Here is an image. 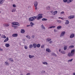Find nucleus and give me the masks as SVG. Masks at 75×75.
<instances>
[{
	"label": "nucleus",
	"instance_id": "nucleus-33",
	"mask_svg": "<svg viewBox=\"0 0 75 75\" xmlns=\"http://www.w3.org/2000/svg\"><path fill=\"white\" fill-rule=\"evenodd\" d=\"M42 21H47V19L46 18H42Z\"/></svg>",
	"mask_w": 75,
	"mask_h": 75
},
{
	"label": "nucleus",
	"instance_id": "nucleus-5",
	"mask_svg": "<svg viewBox=\"0 0 75 75\" xmlns=\"http://www.w3.org/2000/svg\"><path fill=\"white\" fill-rule=\"evenodd\" d=\"M12 24H14L15 25V26L17 25V26H19V25H18V24H19V23H18V22H13L12 23Z\"/></svg>",
	"mask_w": 75,
	"mask_h": 75
},
{
	"label": "nucleus",
	"instance_id": "nucleus-43",
	"mask_svg": "<svg viewBox=\"0 0 75 75\" xmlns=\"http://www.w3.org/2000/svg\"><path fill=\"white\" fill-rule=\"evenodd\" d=\"M17 28H18L17 27V26L15 25V27H14V29H16Z\"/></svg>",
	"mask_w": 75,
	"mask_h": 75
},
{
	"label": "nucleus",
	"instance_id": "nucleus-40",
	"mask_svg": "<svg viewBox=\"0 0 75 75\" xmlns=\"http://www.w3.org/2000/svg\"><path fill=\"white\" fill-rule=\"evenodd\" d=\"M75 52V50H72L71 51V53H74Z\"/></svg>",
	"mask_w": 75,
	"mask_h": 75
},
{
	"label": "nucleus",
	"instance_id": "nucleus-12",
	"mask_svg": "<svg viewBox=\"0 0 75 75\" xmlns=\"http://www.w3.org/2000/svg\"><path fill=\"white\" fill-rule=\"evenodd\" d=\"M69 21L68 20H66V21L65 24H66V25H67V24H69Z\"/></svg>",
	"mask_w": 75,
	"mask_h": 75
},
{
	"label": "nucleus",
	"instance_id": "nucleus-46",
	"mask_svg": "<svg viewBox=\"0 0 75 75\" xmlns=\"http://www.w3.org/2000/svg\"><path fill=\"white\" fill-rule=\"evenodd\" d=\"M54 32H55V33H56V32H57V31H58L57 30L54 29Z\"/></svg>",
	"mask_w": 75,
	"mask_h": 75
},
{
	"label": "nucleus",
	"instance_id": "nucleus-20",
	"mask_svg": "<svg viewBox=\"0 0 75 75\" xmlns=\"http://www.w3.org/2000/svg\"><path fill=\"white\" fill-rule=\"evenodd\" d=\"M21 33H22V34H24V33H25V30H24L21 29Z\"/></svg>",
	"mask_w": 75,
	"mask_h": 75
},
{
	"label": "nucleus",
	"instance_id": "nucleus-32",
	"mask_svg": "<svg viewBox=\"0 0 75 75\" xmlns=\"http://www.w3.org/2000/svg\"><path fill=\"white\" fill-rule=\"evenodd\" d=\"M16 8H13V9L12 10V12H15L16 11Z\"/></svg>",
	"mask_w": 75,
	"mask_h": 75
},
{
	"label": "nucleus",
	"instance_id": "nucleus-11",
	"mask_svg": "<svg viewBox=\"0 0 75 75\" xmlns=\"http://www.w3.org/2000/svg\"><path fill=\"white\" fill-rule=\"evenodd\" d=\"M33 48H35L37 47V44L35 43H34L33 44Z\"/></svg>",
	"mask_w": 75,
	"mask_h": 75
},
{
	"label": "nucleus",
	"instance_id": "nucleus-30",
	"mask_svg": "<svg viewBox=\"0 0 75 75\" xmlns=\"http://www.w3.org/2000/svg\"><path fill=\"white\" fill-rule=\"evenodd\" d=\"M61 53H62V54H65V51L64 50L61 51Z\"/></svg>",
	"mask_w": 75,
	"mask_h": 75
},
{
	"label": "nucleus",
	"instance_id": "nucleus-35",
	"mask_svg": "<svg viewBox=\"0 0 75 75\" xmlns=\"http://www.w3.org/2000/svg\"><path fill=\"white\" fill-rule=\"evenodd\" d=\"M72 60H73V59H71L69 60L68 61V62H71V61H72Z\"/></svg>",
	"mask_w": 75,
	"mask_h": 75
},
{
	"label": "nucleus",
	"instance_id": "nucleus-56",
	"mask_svg": "<svg viewBox=\"0 0 75 75\" xmlns=\"http://www.w3.org/2000/svg\"><path fill=\"white\" fill-rule=\"evenodd\" d=\"M23 41H25V39H23Z\"/></svg>",
	"mask_w": 75,
	"mask_h": 75
},
{
	"label": "nucleus",
	"instance_id": "nucleus-14",
	"mask_svg": "<svg viewBox=\"0 0 75 75\" xmlns=\"http://www.w3.org/2000/svg\"><path fill=\"white\" fill-rule=\"evenodd\" d=\"M46 50L47 52H51V50H50L49 49L47 48Z\"/></svg>",
	"mask_w": 75,
	"mask_h": 75
},
{
	"label": "nucleus",
	"instance_id": "nucleus-47",
	"mask_svg": "<svg viewBox=\"0 0 75 75\" xmlns=\"http://www.w3.org/2000/svg\"><path fill=\"white\" fill-rule=\"evenodd\" d=\"M11 26L12 27H14L16 26V25L14 24H13Z\"/></svg>",
	"mask_w": 75,
	"mask_h": 75
},
{
	"label": "nucleus",
	"instance_id": "nucleus-64",
	"mask_svg": "<svg viewBox=\"0 0 75 75\" xmlns=\"http://www.w3.org/2000/svg\"><path fill=\"white\" fill-rule=\"evenodd\" d=\"M0 13H1V11H0Z\"/></svg>",
	"mask_w": 75,
	"mask_h": 75
},
{
	"label": "nucleus",
	"instance_id": "nucleus-37",
	"mask_svg": "<svg viewBox=\"0 0 75 75\" xmlns=\"http://www.w3.org/2000/svg\"><path fill=\"white\" fill-rule=\"evenodd\" d=\"M46 40H47V41L49 42V41H50V38H48L47 39H46Z\"/></svg>",
	"mask_w": 75,
	"mask_h": 75
},
{
	"label": "nucleus",
	"instance_id": "nucleus-21",
	"mask_svg": "<svg viewBox=\"0 0 75 75\" xmlns=\"http://www.w3.org/2000/svg\"><path fill=\"white\" fill-rule=\"evenodd\" d=\"M64 51H66L67 50V46H64Z\"/></svg>",
	"mask_w": 75,
	"mask_h": 75
},
{
	"label": "nucleus",
	"instance_id": "nucleus-25",
	"mask_svg": "<svg viewBox=\"0 0 75 75\" xmlns=\"http://www.w3.org/2000/svg\"><path fill=\"white\" fill-rule=\"evenodd\" d=\"M26 38H28V39H31V37L28 35H27L26 36Z\"/></svg>",
	"mask_w": 75,
	"mask_h": 75
},
{
	"label": "nucleus",
	"instance_id": "nucleus-58",
	"mask_svg": "<svg viewBox=\"0 0 75 75\" xmlns=\"http://www.w3.org/2000/svg\"><path fill=\"white\" fill-rule=\"evenodd\" d=\"M49 40H50V41H51V39L49 38Z\"/></svg>",
	"mask_w": 75,
	"mask_h": 75
},
{
	"label": "nucleus",
	"instance_id": "nucleus-13",
	"mask_svg": "<svg viewBox=\"0 0 75 75\" xmlns=\"http://www.w3.org/2000/svg\"><path fill=\"white\" fill-rule=\"evenodd\" d=\"M61 28H62L61 26H59L57 27V30H61Z\"/></svg>",
	"mask_w": 75,
	"mask_h": 75
},
{
	"label": "nucleus",
	"instance_id": "nucleus-36",
	"mask_svg": "<svg viewBox=\"0 0 75 75\" xmlns=\"http://www.w3.org/2000/svg\"><path fill=\"white\" fill-rule=\"evenodd\" d=\"M57 21L58 22V23H61L62 22L61 21L58 20H57Z\"/></svg>",
	"mask_w": 75,
	"mask_h": 75
},
{
	"label": "nucleus",
	"instance_id": "nucleus-59",
	"mask_svg": "<svg viewBox=\"0 0 75 75\" xmlns=\"http://www.w3.org/2000/svg\"><path fill=\"white\" fill-rule=\"evenodd\" d=\"M60 51H61V49H59V52H60Z\"/></svg>",
	"mask_w": 75,
	"mask_h": 75
},
{
	"label": "nucleus",
	"instance_id": "nucleus-29",
	"mask_svg": "<svg viewBox=\"0 0 75 75\" xmlns=\"http://www.w3.org/2000/svg\"><path fill=\"white\" fill-rule=\"evenodd\" d=\"M40 46H41V45L40 44H38L37 45V48H40Z\"/></svg>",
	"mask_w": 75,
	"mask_h": 75
},
{
	"label": "nucleus",
	"instance_id": "nucleus-51",
	"mask_svg": "<svg viewBox=\"0 0 75 75\" xmlns=\"http://www.w3.org/2000/svg\"><path fill=\"white\" fill-rule=\"evenodd\" d=\"M32 38H34L35 37V36L33 35L31 36Z\"/></svg>",
	"mask_w": 75,
	"mask_h": 75
},
{
	"label": "nucleus",
	"instance_id": "nucleus-4",
	"mask_svg": "<svg viewBox=\"0 0 75 75\" xmlns=\"http://www.w3.org/2000/svg\"><path fill=\"white\" fill-rule=\"evenodd\" d=\"M66 32L65 31H63L61 33L60 35V37H64V35H65V34Z\"/></svg>",
	"mask_w": 75,
	"mask_h": 75
},
{
	"label": "nucleus",
	"instance_id": "nucleus-2",
	"mask_svg": "<svg viewBox=\"0 0 75 75\" xmlns=\"http://www.w3.org/2000/svg\"><path fill=\"white\" fill-rule=\"evenodd\" d=\"M42 14H38V16H37L36 17V18L37 20H40V18H42Z\"/></svg>",
	"mask_w": 75,
	"mask_h": 75
},
{
	"label": "nucleus",
	"instance_id": "nucleus-1",
	"mask_svg": "<svg viewBox=\"0 0 75 75\" xmlns=\"http://www.w3.org/2000/svg\"><path fill=\"white\" fill-rule=\"evenodd\" d=\"M36 18H37L36 16L31 17L29 18V21H33L34 20H35Z\"/></svg>",
	"mask_w": 75,
	"mask_h": 75
},
{
	"label": "nucleus",
	"instance_id": "nucleus-42",
	"mask_svg": "<svg viewBox=\"0 0 75 75\" xmlns=\"http://www.w3.org/2000/svg\"><path fill=\"white\" fill-rule=\"evenodd\" d=\"M47 10H50V6H47Z\"/></svg>",
	"mask_w": 75,
	"mask_h": 75
},
{
	"label": "nucleus",
	"instance_id": "nucleus-18",
	"mask_svg": "<svg viewBox=\"0 0 75 75\" xmlns=\"http://www.w3.org/2000/svg\"><path fill=\"white\" fill-rule=\"evenodd\" d=\"M29 57L30 58H32L34 57V55L32 56L31 55H29Z\"/></svg>",
	"mask_w": 75,
	"mask_h": 75
},
{
	"label": "nucleus",
	"instance_id": "nucleus-22",
	"mask_svg": "<svg viewBox=\"0 0 75 75\" xmlns=\"http://www.w3.org/2000/svg\"><path fill=\"white\" fill-rule=\"evenodd\" d=\"M41 27L42 29H43V30H45V28L44 26V25H42L41 26Z\"/></svg>",
	"mask_w": 75,
	"mask_h": 75
},
{
	"label": "nucleus",
	"instance_id": "nucleus-45",
	"mask_svg": "<svg viewBox=\"0 0 75 75\" xmlns=\"http://www.w3.org/2000/svg\"><path fill=\"white\" fill-rule=\"evenodd\" d=\"M64 11L60 13V14L61 15H62L63 14H64Z\"/></svg>",
	"mask_w": 75,
	"mask_h": 75
},
{
	"label": "nucleus",
	"instance_id": "nucleus-44",
	"mask_svg": "<svg viewBox=\"0 0 75 75\" xmlns=\"http://www.w3.org/2000/svg\"><path fill=\"white\" fill-rule=\"evenodd\" d=\"M28 48V47H27V46H25V50H27Z\"/></svg>",
	"mask_w": 75,
	"mask_h": 75
},
{
	"label": "nucleus",
	"instance_id": "nucleus-15",
	"mask_svg": "<svg viewBox=\"0 0 75 75\" xmlns=\"http://www.w3.org/2000/svg\"><path fill=\"white\" fill-rule=\"evenodd\" d=\"M4 1V0H0V4H2Z\"/></svg>",
	"mask_w": 75,
	"mask_h": 75
},
{
	"label": "nucleus",
	"instance_id": "nucleus-16",
	"mask_svg": "<svg viewBox=\"0 0 75 75\" xmlns=\"http://www.w3.org/2000/svg\"><path fill=\"white\" fill-rule=\"evenodd\" d=\"M73 1V0H68L67 3V4H69L71 2H72Z\"/></svg>",
	"mask_w": 75,
	"mask_h": 75
},
{
	"label": "nucleus",
	"instance_id": "nucleus-60",
	"mask_svg": "<svg viewBox=\"0 0 75 75\" xmlns=\"http://www.w3.org/2000/svg\"><path fill=\"white\" fill-rule=\"evenodd\" d=\"M68 27H70V25H69V26H68Z\"/></svg>",
	"mask_w": 75,
	"mask_h": 75
},
{
	"label": "nucleus",
	"instance_id": "nucleus-28",
	"mask_svg": "<svg viewBox=\"0 0 75 75\" xmlns=\"http://www.w3.org/2000/svg\"><path fill=\"white\" fill-rule=\"evenodd\" d=\"M74 46H73V45H71V46H70L69 47V48H74Z\"/></svg>",
	"mask_w": 75,
	"mask_h": 75
},
{
	"label": "nucleus",
	"instance_id": "nucleus-24",
	"mask_svg": "<svg viewBox=\"0 0 75 75\" xmlns=\"http://www.w3.org/2000/svg\"><path fill=\"white\" fill-rule=\"evenodd\" d=\"M8 41V38H7L4 41V42H7Z\"/></svg>",
	"mask_w": 75,
	"mask_h": 75
},
{
	"label": "nucleus",
	"instance_id": "nucleus-54",
	"mask_svg": "<svg viewBox=\"0 0 75 75\" xmlns=\"http://www.w3.org/2000/svg\"><path fill=\"white\" fill-rule=\"evenodd\" d=\"M58 18L59 19L61 18V19H62V18H61L60 17H59Z\"/></svg>",
	"mask_w": 75,
	"mask_h": 75
},
{
	"label": "nucleus",
	"instance_id": "nucleus-50",
	"mask_svg": "<svg viewBox=\"0 0 75 75\" xmlns=\"http://www.w3.org/2000/svg\"><path fill=\"white\" fill-rule=\"evenodd\" d=\"M5 64H6L7 65H8V62H5Z\"/></svg>",
	"mask_w": 75,
	"mask_h": 75
},
{
	"label": "nucleus",
	"instance_id": "nucleus-41",
	"mask_svg": "<svg viewBox=\"0 0 75 75\" xmlns=\"http://www.w3.org/2000/svg\"><path fill=\"white\" fill-rule=\"evenodd\" d=\"M44 45H42L41 46V48H44Z\"/></svg>",
	"mask_w": 75,
	"mask_h": 75
},
{
	"label": "nucleus",
	"instance_id": "nucleus-34",
	"mask_svg": "<svg viewBox=\"0 0 75 75\" xmlns=\"http://www.w3.org/2000/svg\"><path fill=\"white\" fill-rule=\"evenodd\" d=\"M54 14V15H55V14H57V11H55L53 12Z\"/></svg>",
	"mask_w": 75,
	"mask_h": 75
},
{
	"label": "nucleus",
	"instance_id": "nucleus-53",
	"mask_svg": "<svg viewBox=\"0 0 75 75\" xmlns=\"http://www.w3.org/2000/svg\"><path fill=\"white\" fill-rule=\"evenodd\" d=\"M55 26H52V28H55Z\"/></svg>",
	"mask_w": 75,
	"mask_h": 75
},
{
	"label": "nucleus",
	"instance_id": "nucleus-23",
	"mask_svg": "<svg viewBox=\"0 0 75 75\" xmlns=\"http://www.w3.org/2000/svg\"><path fill=\"white\" fill-rule=\"evenodd\" d=\"M33 47V45L31 44V45H29V48L31 49V48H32Z\"/></svg>",
	"mask_w": 75,
	"mask_h": 75
},
{
	"label": "nucleus",
	"instance_id": "nucleus-49",
	"mask_svg": "<svg viewBox=\"0 0 75 75\" xmlns=\"http://www.w3.org/2000/svg\"><path fill=\"white\" fill-rule=\"evenodd\" d=\"M52 41H50V42H49L50 44H52Z\"/></svg>",
	"mask_w": 75,
	"mask_h": 75
},
{
	"label": "nucleus",
	"instance_id": "nucleus-48",
	"mask_svg": "<svg viewBox=\"0 0 75 75\" xmlns=\"http://www.w3.org/2000/svg\"><path fill=\"white\" fill-rule=\"evenodd\" d=\"M13 6L14 7H16V5H15V4H14L13 5Z\"/></svg>",
	"mask_w": 75,
	"mask_h": 75
},
{
	"label": "nucleus",
	"instance_id": "nucleus-27",
	"mask_svg": "<svg viewBox=\"0 0 75 75\" xmlns=\"http://www.w3.org/2000/svg\"><path fill=\"white\" fill-rule=\"evenodd\" d=\"M9 61H12V62H14V61H13V59L12 58H9Z\"/></svg>",
	"mask_w": 75,
	"mask_h": 75
},
{
	"label": "nucleus",
	"instance_id": "nucleus-31",
	"mask_svg": "<svg viewBox=\"0 0 75 75\" xmlns=\"http://www.w3.org/2000/svg\"><path fill=\"white\" fill-rule=\"evenodd\" d=\"M44 65H48V63L47 62H45L43 63Z\"/></svg>",
	"mask_w": 75,
	"mask_h": 75
},
{
	"label": "nucleus",
	"instance_id": "nucleus-3",
	"mask_svg": "<svg viewBox=\"0 0 75 75\" xmlns=\"http://www.w3.org/2000/svg\"><path fill=\"white\" fill-rule=\"evenodd\" d=\"M34 4L35 10H37L38 8L37 6H38V2H37V1H35L34 2Z\"/></svg>",
	"mask_w": 75,
	"mask_h": 75
},
{
	"label": "nucleus",
	"instance_id": "nucleus-57",
	"mask_svg": "<svg viewBox=\"0 0 75 75\" xmlns=\"http://www.w3.org/2000/svg\"><path fill=\"white\" fill-rule=\"evenodd\" d=\"M52 28V26L50 27V28Z\"/></svg>",
	"mask_w": 75,
	"mask_h": 75
},
{
	"label": "nucleus",
	"instance_id": "nucleus-26",
	"mask_svg": "<svg viewBox=\"0 0 75 75\" xmlns=\"http://www.w3.org/2000/svg\"><path fill=\"white\" fill-rule=\"evenodd\" d=\"M30 24L31 27H33V25H34V23L32 22H31Z\"/></svg>",
	"mask_w": 75,
	"mask_h": 75
},
{
	"label": "nucleus",
	"instance_id": "nucleus-55",
	"mask_svg": "<svg viewBox=\"0 0 75 75\" xmlns=\"http://www.w3.org/2000/svg\"><path fill=\"white\" fill-rule=\"evenodd\" d=\"M27 27H30V25H27Z\"/></svg>",
	"mask_w": 75,
	"mask_h": 75
},
{
	"label": "nucleus",
	"instance_id": "nucleus-8",
	"mask_svg": "<svg viewBox=\"0 0 75 75\" xmlns=\"http://www.w3.org/2000/svg\"><path fill=\"white\" fill-rule=\"evenodd\" d=\"M74 55V53H69L68 54V56L69 57H72Z\"/></svg>",
	"mask_w": 75,
	"mask_h": 75
},
{
	"label": "nucleus",
	"instance_id": "nucleus-63",
	"mask_svg": "<svg viewBox=\"0 0 75 75\" xmlns=\"http://www.w3.org/2000/svg\"><path fill=\"white\" fill-rule=\"evenodd\" d=\"M44 72H45V71H44Z\"/></svg>",
	"mask_w": 75,
	"mask_h": 75
},
{
	"label": "nucleus",
	"instance_id": "nucleus-10",
	"mask_svg": "<svg viewBox=\"0 0 75 75\" xmlns=\"http://www.w3.org/2000/svg\"><path fill=\"white\" fill-rule=\"evenodd\" d=\"M74 36H75V35H74V33H72L70 35V38H74Z\"/></svg>",
	"mask_w": 75,
	"mask_h": 75
},
{
	"label": "nucleus",
	"instance_id": "nucleus-39",
	"mask_svg": "<svg viewBox=\"0 0 75 75\" xmlns=\"http://www.w3.org/2000/svg\"><path fill=\"white\" fill-rule=\"evenodd\" d=\"M2 38H6V37L5 35H3Z\"/></svg>",
	"mask_w": 75,
	"mask_h": 75
},
{
	"label": "nucleus",
	"instance_id": "nucleus-38",
	"mask_svg": "<svg viewBox=\"0 0 75 75\" xmlns=\"http://www.w3.org/2000/svg\"><path fill=\"white\" fill-rule=\"evenodd\" d=\"M68 0H63V1L64 3H67L68 2Z\"/></svg>",
	"mask_w": 75,
	"mask_h": 75
},
{
	"label": "nucleus",
	"instance_id": "nucleus-61",
	"mask_svg": "<svg viewBox=\"0 0 75 75\" xmlns=\"http://www.w3.org/2000/svg\"><path fill=\"white\" fill-rule=\"evenodd\" d=\"M21 75H23L22 74H21Z\"/></svg>",
	"mask_w": 75,
	"mask_h": 75
},
{
	"label": "nucleus",
	"instance_id": "nucleus-6",
	"mask_svg": "<svg viewBox=\"0 0 75 75\" xmlns=\"http://www.w3.org/2000/svg\"><path fill=\"white\" fill-rule=\"evenodd\" d=\"M68 18L69 19H72V18H75V16L74 15L70 16H68Z\"/></svg>",
	"mask_w": 75,
	"mask_h": 75
},
{
	"label": "nucleus",
	"instance_id": "nucleus-9",
	"mask_svg": "<svg viewBox=\"0 0 75 75\" xmlns=\"http://www.w3.org/2000/svg\"><path fill=\"white\" fill-rule=\"evenodd\" d=\"M12 37H17L18 36V34L17 33H15L13 34L12 35Z\"/></svg>",
	"mask_w": 75,
	"mask_h": 75
},
{
	"label": "nucleus",
	"instance_id": "nucleus-7",
	"mask_svg": "<svg viewBox=\"0 0 75 75\" xmlns=\"http://www.w3.org/2000/svg\"><path fill=\"white\" fill-rule=\"evenodd\" d=\"M3 25L4 27H9L10 26V24H6V23L4 24H3Z\"/></svg>",
	"mask_w": 75,
	"mask_h": 75
},
{
	"label": "nucleus",
	"instance_id": "nucleus-17",
	"mask_svg": "<svg viewBox=\"0 0 75 75\" xmlns=\"http://www.w3.org/2000/svg\"><path fill=\"white\" fill-rule=\"evenodd\" d=\"M52 55L53 56H54V57H57V55H56V54H55V53H52Z\"/></svg>",
	"mask_w": 75,
	"mask_h": 75
},
{
	"label": "nucleus",
	"instance_id": "nucleus-19",
	"mask_svg": "<svg viewBox=\"0 0 75 75\" xmlns=\"http://www.w3.org/2000/svg\"><path fill=\"white\" fill-rule=\"evenodd\" d=\"M5 46L6 47H10V44L8 43L6 44H5Z\"/></svg>",
	"mask_w": 75,
	"mask_h": 75
},
{
	"label": "nucleus",
	"instance_id": "nucleus-52",
	"mask_svg": "<svg viewBox=\"0 0 75 75\" xmlns=\"http://www.w3.org/2000/svg\"><path fill=\"white\" fill-rule=\"evenodd\" d=\"M3 50L2 49H1V47H0V51H3Z\"/></svg>",
	"mask_w": 75,
	"mask_h": 75
},
{
	"label": "nucleus",
	"instance_id": "nucleus-62",
	"mask_svg": "<svg viewBox=\"0 0 75 75\" xmlns=\"http://www.w3.org/2000/svg\"><path fill=\"white\" fill-rule=\"evenodd\" d=\"M52 11H51V13H52Z\"/></svg>",
	"mask_w": 75,
	"mask_h": 75
}]
</instances>
